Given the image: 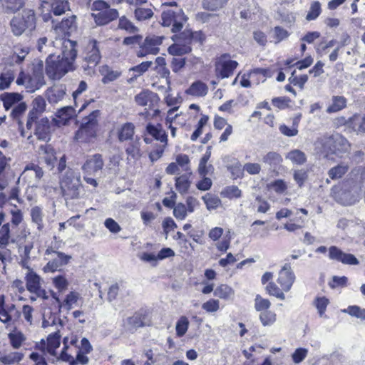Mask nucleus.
<instances>
[{"mask_svg":"<svg viewBox=\"0 0 365 365\" xmlns=\"http://www.w3.org/2000/svg\"><path fill=\"white\" fill-rule=\"evenodd\" d=\"M24 354L20 352H11L6 355L0 356V361L4 364H12L22 360Z\"/></svg>","mask_w":365,"mask_h":365,"instance_id":"nucleus-46","label":"nucleus"},{"mask_svg":"<svg viewBox=\"0 0 365 365\" xmlns=\"http://www.w3.org/2000/svg\"><path fill=\"white\" fill-rule=\"evenodd\" d=\"M118 28L132 34L138 31V28L125 16L120 18Z\"/></svg>","mask_w":365,"mask_h":365,"instance_id":"nucleus-52","label":"nucleus"},{"mask_svg":"<svg viewBox=\"0 0 365 365\" xmlns=\"http://www.w3.org/2000/svg\"><path fill=\"white\" fill-rule=\"evenodd\" d=\"M43 175V171L41 168L36 165L27 166L21 174L24 178H34L38 181Z\"/></svg>","mask_w":365,"mask_h":365,"instance_id":"nucleus-37","label":"nucleus"},{"mask_svg":"<svg viewBox=\"0 0 365 365\" xmlns=\"http://www.w3.org/2000/svg\"><path fill=\"white\" fill-rule=\"evenodd\" d=\"M189 321L186 317H181L176 323V334L178 336H182L187 331Z\"/></svg>","mask_w":365,"mask_h":365,"instance_id":"nucleus-53","label":"nucleus"},{"mask_svg":"<svg viewBox=\"0 0 365 365\" xmlns=\"http://www.w3.org/2000/svg\"><path fill=\"white\" fill-rule=\"evenodd\" d=\"M147 133L153 137L156 140L164 143V147L168 145V135L163 128L161 124L158 123L157 125H153L148 123L146 126Z\"/></svg>","mask_w":365,"mask_h":365,"instance_id":"nucleus-23","label":"nucleus"},{"mask_svg":"<svg viewBox=\"0 0 365 365\" xmlns=\"http://www.w3.org/2000/svg\"><path fill=\"white\" fill-rule=\"evenodd\" d=\"M100 111L93 110L88 116L83 119V122L78 130L76 133V138L82 141L89 140L91 138H94L98 130V118Z\"/></svg>","mask_w":365,"mask_h":365,"instance_id":"nucleus-4","label":"nucleus"},{"mask_svg":"<svg viewBox=\"0 0 365 365\" xmlns=\"http://www.w3.org/2000/svg\"><path fill=\"white\" fill-rule=\"evenodd\" d=\"M162 42L163 37L161 36H147L140 46L137 56L138 57H144L148 54H157L160 51L159 46L162 44Z\"/></svg>","mask_w":365,"mask_h":365,"instance_id":"nucleus-9","label":"nucleus"},{"mask_svg":"<svg viewBox=\"0 0 365 365\" xmlns=\"http://www.w3.org/2000/svg\"><path fill=\"white\" fill-rule=\"evenodd\" d=\"M346 106V99L344 96H335L332 97L331 104L327 108L328 113L338 112Z\"/></svg>","mask_w":365,"mask_h":365,"instance_id":"nucleus-35","label":"nucleus"},{"mask_svg":"<svg viewBox=\"0 0 365 365\" xmlns=\"http://www.w3.org/2000/svg\"><path fill=\"white\" fill-rule=\"evenodd\" d=\"M27 108V106L25 102H21L16 106H15L13 108H11V111L10 113V117L14 120L17 121L19 127V130L21 132V135L22 136H25V131L23 129V123L21 120V118L24 115Z\"/></svg>","mask_w":365,"mask_h":365,"instance_id":"nucleus-26","label":"nucleus"},{"mask_svg":"<svg viewBox=\"0 0 365 365\" xmlns=\"http://www.w3.org/2000/svg\"><path fill=\"white\" fill-rule=\"evenodd\" d=\"M46 96L50 104H58L64 99L66 88L62 85L51 87L47 89Z\"/></svg>","mask_w":365,"mask_h":365,"instance_id":"nucleus-21","label":"nucleus"},{"mask_svg":"<svg viewBox=\"0 0 365 365\" xmlns=\"http://www.w3.org/2000/svg\"><path fill=\"white\" fill-rule=\"evenodd\" d=\"M104 161L101 154L88 156L82 165L83 174L96 176L103 168Z\"/></svg>","mask_w":365,"mask_h":365,"instance_id":"nucleus-11","label":"nucleus"},{"mask_svg":"<svg viewBox=\"0 0 365 365\" xmlns=\"http://www.w3.org/2000/svg\"><path fill=\"white\" fill-rule=\"evenodd\" d=\"M10 26L12 33L21 36L26 30H33L36 27L35 13L31 9H24L21 14H18L11 20Z\"/></svg>","mask_w":365,"mask_h":365,"instance_id":"nucleus-3","label":"nucleus"},{"mask_svg":"<svg viewBox=\"0 0 365 365\" xmlns=\"http://www.w3.org/2000/svg\"><path fill=\"white\" fill-rule=\"evenodd\" d=\"M338 262H341L344 264H349V265H356L359 264V262L356 259V257L352 255L349 253H345L343 252L341 257H340Z\"/></svg>","mask_w":365,"mask_h":365,"instance_id":"nucleus-62","label":"nucleus"},{"mask_svg":"<svg viewBox=\"0 0 365 365\" xmlns=\"http://www.w3.org/2000/svg\"><path fill=\"white\" fill-rule=\"evenodd\" d=\"M266 289L270 295H273L282 300L285 299V295L283 292L284 291L282 289V287H278L274 282H269L266 287Z\"/></svg>","mask_w":365,"mask_h":365,"instance_id":"nucleus-56","label":"nucleus"},{"mask_svg":"<svg viewBox=\"0 0 365 365\" xmlns=\"http://www.w3.org/2000/svg\"><path fill=\"white\" fill-rule=\"evenodd\" d=\"M26 285L27 289L31 292L37 294L38 297L44 293V291L41 287V278L33 271H29L26 276Z\"/></svg>","mask_w":365,"mask_h":365,"instance_id":"nucleus-18","label":"nucleus"},{"mask_svg":"<svg viewBox=\"0 0 365 365\" xmlns=\"http://www.w3.org/2000/svg\"><path fill=\"white\" fill-rule=\"evenodd\" d=\"M42 66V63H41L38 67L34 69L31 75H28L26 81V91L28 92L33 93L45 84Z\"/></svg>","mask_w":365,"mask_h":365,"instance_id":"nucleus-13","label":"nucleus"},{"mask_svg":"<svg viewBox=\"0 0 365 365\" xmlns=\"http://www.w3.org/2000/svg\"><path fill=\"white\" fill-rule=\"evenodd\" d=\"M346 312L351 316L365 319V309H361L358 306H349Z\"/></svg>","mask_w":365,"mask_h":365,"instance_id":"nucleus-63","label":"nucleus"},{"mask_svg":"<svg viewBox=\"0 0 365 365\" xmlns=\"http://www.w3.org/2000/svg\"><path fill=\"white\" fill-rule=\"evenodd\" d=\"M46 103L45 99L41 96H36L31 103V109L29 110L26 120V128L30 130L33 123L46 110Z\"/></svg>","mask_w":365,"mask_h":365,"instance_id":"nucleus-10","label":"nucleus"},{"mask_svg":"<svg viewBox=\"0 0 365 365\" xmlns=\"http://www.w3.org/2000/svg\"><path fill=\"white\" fill-rule=\"evenodd\" d=\"M11 344L15 349H18L21 346L22 342L25 340L24 334L20 331H14L9 334Z\"/></svg>","mask_w":365,"mask_h":365,"instance_id":"nucleus-54","label":"nucleus"},{"mask_svg":"<svg viewBox=\"0 0 365 365\" xmlns=\"http://www.w3.org/2000/svg\"><path fill=\"white\" fill-rule=\"evenodd\" d=\"M208 91L207 86L202 81H197L191 84L186 91V93L196 97L205 96Z\"/></svg>","mask_w":365,"mask_h":365,"instance_id":"nucleus-29","label":"nucleus"},{"mask_svg":"<svg viewBox=\"0 0 365 365\" xmlns=\"http://www.w3.org/2000/svg\"><path fill=\"white\" fill-rule=\"evenodd\" d=\"M268 70L265 68H255L248 73V78L254 85H258L260 82H264L267 76Z\"/></svg>","mask_w":365,"mask_h":365,"instance_id":"nucleus-34","label":"nucleus"},{"mask_svg":"<svg viewBox=\"0 0 365 365\" xmlns=\"http://www.w3.org/2000/svg\"><path fill=\"white\" fill-rule=\"evenodd\" d=\"M61 41V53H50L46 59V73L50 79L60 80L66 73L75 70L77 57V43L70 39Z\"/></svg>","mask_w":365,"mask_h":365,"instance_id":"nucleus-1","label":"nucleus"},{"mask_svg":"<svg viewBox=\"0 0 365 365\" xmlns=\"http://www.w3.org/2000/svg\"><path fill=\"white\" fill-rule=\"evenodd\" d=\"M234 294V289L227 284H220L214 290V295L222 299H230Z\"/></svg>","mask_w":365,"mask_h":365,"instance_id":"nucleus-38","label":"nucleus"},{"mask_svg":"<svg viewBox=\"0 0 365 365\" xmlns=\"http://www.w3.org/2000/svg\"><path fill=\"white\" fill-rule=\"evenodd\" d=\"M329 140H334V135L318 138L314 143L316 152L319 154H324L326 155L329 153H333L334 142H329Z\"/></svg>","mask_w":365,"mask_h":365,"instance_id":"nucleus-22","label":"nucleus"},{"mask_svg":"<svg viewBox=\"0 0 365 365\" xmlns=\"http://www.w3.org/2000/svg\"><path fill=\"white\" fill-rule=\"evenodd\" d=\"M38 155L41 160L51 168H54L57 160L53 148L49 144L41 145L38 148Z\"/></svg>","mask_w":365,"mask_h":365,"instance_id":"nucleus-17","label":"nucleus"},{"mask_svg":"<svg viewBox=\"0 0 365 365\" xmlns=\"http://www.w3.org/2000/svg\"><path fill=\"white\" fill-rule=\"evenodd\" d=\"M329 142H334L333 147V153H342L348 150L349 144L346 139L339 134L334 135V140H329Z\"/></svg>","mask_w":365,"mask_h":365,"instance_id":"nucleus-31","label":"nucleus"},{"mask_svg":"<svg viewBox=\"0 0 365 365\" xmlns=\"http://www.w3.org/2000/svg\"><path fill=\"white\" fill-rule=\"evenodd\" d=\"M135 133V125L132 123H126L118 129V138L120 142L132 140Z\"/></svg>","mask_w":365,"mask_h":365,"instance_id":"nucleus-28","label":"nucleus"},{"mask_svg":"<svg viewBox=\"0 0 365 365\" xmlns=\"http://www.w3.org/2000/svg\"><path fill=\"white\" fill-rule=\"evenodd\" d=\"M262 162L271 167H276L282 162V157L277 152L270 151L263 155Z\"/></svg>","mask_w":365,"mask_h":365,"instance_id":"nucleus-39","label":"nucleus"},{"mask_svg":"<svg viewBox=\"0 0 365 365\" xmlns=\"http://www.w3.org/2000/svg\"><path fill=\"white\" fill-rule=\"evenodd\" d=\"M187 207L183 203H178L173 207V215L178 220H182L187 217Z\"/></svg>","mask_w":365,"mask_h":365,"instance_id":"nucleus-59","label":"nucleus"},{"mask_svg":"<svg viewBox=\"0 0 365 365\" xmlns=\"http://www.w3.org/2000/svg\"><path fill=\"white\" fill-rule=\"evenodd\" d=\"M145 316L140 312H135L132 316L123 319V327L131 333L135 331L138 328L146 325L145 322Z\"/></svg>","mask_w":365,"mask_h":365,"instance_id":"nucleus-14","label":"nucleus"},{"mask_svg":"<svg viewBox=\"0 0 365 365\" xmlns=\"http://www.w3.org/2000/svg\"><path fill=\"white\" fill-rule=\"evenodd\" d=\"M261 170V165L257 163H247L243 165V170L250 175H258Z\"/></svg>","mask_w":365,"mask_h":365,"instance_id":"nucleus-61","label":"nucleus"},{"mask_svg":"<svg viewBox=\"0 0 365 365\" xmlns=\"http://www.w3.org/2000/svg\"><path fill=\"white\" fill-rule=\"evenodd\" d=\"M100 73L103 76L102 83L104 84L114 81L121 75V72L112 70L107 65H104L101 67Z\"/></svg>","mask_w":365,"mask_h":365,"instance_id":"nucleus-30","label":"nucleus"},{"mask_svg":"<svg viewBox=\"0 0 365 365\" xmlns=\"http://www.w3.org/2000/svg\"><path fill=\"white\" fill-rule=\"evenodd\" d=\"M176 163L182 168V170L188 172L190 168V159L185 154H179L176 156Z\"/></svg>","mask_w":365,"mask_h":365,"instance_id":"nucleus-60","label":"nucleus"},{"mask_svg":"<svg viewBox=\"0 0 365 365\" xmlns=\"http://www.w3.org/2000/svg\"><path fill=\"white\" fill-rule=\"evenodd\" d=\"M361 187L356 182H346L340 192L336 195V200L344 205H351L359 201Z\"/></svg>","mask_w":365,"mask_h":365,"instance_id":"nucleus-5","label":"nucleus"},{"mask_svg":"<svg viewBox=\"0 0 365 365\" xmlns=\"http://www.w3.org/2000/svg\"><path fill=\"white\" fill-rule=\"evenodd\" d=\"M46 255H53L55 257L52 258L43 267L45 272H54L60 270L63 266L66 265L71 259V255H66L63 252L56 251L52 247H49L46 250Z\"/></svg>","mask_w":365,"mask_h":365,"instance_id":"nucleus-7","label":"nucleus"},{"mask_svg":"<svg viewBox=\"0 0 365 365\" xmlns=\"http://www.w3.org/2000/svg\"><path fill=\"white\" fill-rule=\"evenodd\" d=\"M321 12V4L318 1H313L307 14L306 19L307 21L314 20L319 16Z\"/></svg>","mask_w":365,"mask_h":365,"instance_id":"nucleus-51","label":"nucleus"},{"mask_svg":"<svg viewBox=\"0 0 365 365\" xmlns=\"http://www.w3.org/2000/svg\"><path fill=\"white\" fill-rule=\"evenodd\" d=\"M285 158L295 165H303L307 161L306 154L299 149H294L288 152Z\"/></svg>","mask_w":365,"mask_h":365,"instance_id":"nucleus-33","label":"nucleus"},{"mask_svg":"<svg viewBox=\"0 0 365 365\" xmlns=\"http://www.w3.org/2000/svg\"><path fill=\"white\" fill-rule=\"evenodd\" d=\"M65 38H60L56 39V41H50L48 42V38L46 37H41L38 40L37 43V48L38 51L41 53H53V47L56 46V44H61V41Z\"/></svg>","mask_w":365,"mask_h":365,"instance_id":"nucleus-27","label":"nucleus"},{"mask_svg":"<svg viewBox=\"0 0 365 365\" xmlns=\"http://www.w3.org/2000/svg\"><path fill=\"white\" fill-rule=\"evenodd\" d=\"M349 170V166L344 164H340L330 169L329 176L331 179H338L341 178Z\"/></svg>","mask_w":365,"mask_h":365,"instance_id":"nucleus-49","label":"nucleus"},{"mask_svg":"<svg viewBox=\"0 0 365 365\" xmlns=\"http://www.w3.org/2000/svg\"><path fill=\"white\" fill-rule=\"evenodd\" d=\"M98 44V43L96 40H91L88 43L84 51V61L99 63L101 56Z\"/></svg>","mask_w":365,"mask_h":365,"instance_id":"nucleus-20","label":"nucleus"},{"mask_svg":"<svg viewBox=\"0 0 365 365\" xmlns=\"http://www.w3.org/2000/svg\"><path fill=\"white\" fill-rule=\"evenodd\" d=\"M31 216L32 222L37 225V229L41 231L43 228V213L41 209L38 207H34L31 210Z\"/></svg>","mask_w":365,"mask_h":365,"instance_id":"nucleus-45","label":"nucleus"},{"mask_svg":"<svg viewBox=\"0 0 365 365\" xmlns=\"http://www.w3.org/2000/svg\"><path fill=\"white\" fill-rule=\"evenodd\" d=\"M135 17L138 21H145L153 17V11L150 8L138 7L135 10Z\"/></svg>","mask_w":365,"mask_h":365,"instance_id":"nucleus-50","label":"nucleus"},{"mask_svg":"<svg viewBox=\"0 0 365 365\" xmlns=\"http://www.w3.org/2000/svg\"><path fill=\"white\" fill-rule=\"evenodd\" d=\"M60 337L58 331L49 334L48 336L46 349L53 356L56 355V349L60 346Z\"/></svg>","mask_w":365,"mask_h":365,"instance_id":"nucleus-36","label":"nucleus"},{"mask_svg":"<svg viewBox=\"0 0 365 365\" xmlns=\"http://www.w3.org/2000/svg\"><path fill=\"white\" fill-rule=\"evenodd\" d=\"M96 6L105 9L96 14H93L95 21L98 25H105L117 19L118 12L116 9H109L108 4L103 1L96 3Z\"/></svg>","mask_w":365,"mask_h":365,"instance_id":"nucleus-8","label":"nucleus"},{"mask_svg":"<svg viewBox=\"0 0 365 365\" xmlns=\"http://www.w3.org/2000/svg\"><path fill=\"white\" fill-rule=\"evenodd\" d=\"M295 280V275L291 265L286 263L278 274L277 282L284 292H289Z\"/></svg>","mask_w":365,"mask_h":365,"instance_id":"nucleus-12","label":"nucleus"},{"mask_svg":"<svg viewBox=\"0 0 365 365\" xmlns=\"http://www.w3.org/2000/svg\"><path fill=\"white\" fill-rule=\"evenodd\" d=\"M79 299L80 294L78 292H71L66 295L62 304H60V307H63L67 310H70L73 308V305L77 303Z\"/></svg>","mask_w":365,"mask_h":365,"instance_id":"nucleus-47","label":"nucleus"},{"mask_svg":"<svg viewBox=\"0 0 365 365\" xmlns=\"http://www.w3.org/2000/svg\"><path fill=\"white\" fill-rule=\"evenodd\" d=\"M61 189L65 199L73 200L80 197L82 187L79 175H76L73 170L68 169L60 181Z\"/></svg>","mask_w":365,"mask_h":365,"instance_id":"nucleus-2","label":"nucleus"},{"mask_svg":"<svg viewBox=\"0 0 365 365\" xmlns=\"http://www.w3.org/2000/svg\"><path fill=\"white\" fill-rule=\"evenodd\" d=\"M202 199L208 210H215L221 205V200L216 195L207 193Z\"/></svg>","mask_w":365,"mask_h":365,"instance_id":"nucleus-44","label":"nucleus"},{"mask_svg":"<svg viewBox=\"0 0 365 365\" xmlns=\"http://www.w3.org/2000/svg\"><path fill=\"white\" fill-rule=\"evenodd\" d=\"M259 319L264 326H269L276 321V314L271 311H264L260 314Z\"/></svg>","mask_w":365,"mask_h":365,"instance_id":"nucleus-57","label":"nucleus"},{"mask_svg":"<svg viewBox=\"0 0 365 365\" xmlns=\"http://www.w3.org/2000/svg\"><path fill=\"white\" fill-rule=\"evenodd\" d=\"M238 63L230 59H220L216 63V75L222 78H228L237 68Z\"/></svg>","mask_w":365,"mask_h":365,"instance_id":"nucleus-15","label":"nucleus"},{"mask_svg":"<svg viewBox=\"0 0 365 365\" xmlns=\"http://www.w3.org/2000/svg\"><path fill=\"white\" fill-rule=\"evenodd\" d=\"M75 114V110L71 106H65L58 110L56 117L66 121Z\"/></svg>","mask_w":365,"mask_h":365,"instance_id":"nucleus-58","label":"nucleus"},{"mask_svg":"<svg viewBox=\"0 0 365 365\" xmlns=\"http://www.w3.org/2000/svg\"><path fill=\"white\" fill-rule=\"evenodd\" d=\"M23 96L19 93H4L0 96V100L3 102L6 110L13 108L22 101Z\"/></svg>","mask_w":365,"mask_h":365,"instance_id":"nucleus-24","label":"nucleus"},{"mask_svg":"<svg viewBox=\"0 0 365 365\" xmlns=\"http://www.w3.org/2000/svg\"><path fill=\"white\" fill-rule=\"evenodd\" d=\"M53 283L60 292L66 290L68 286L67 279L63 276H57L53 279Z\"/></svg>","mask_w":365,"mask_h":365,"instance_id":"nucleus-64","label":"nucleus"},{"mask_svg":"<svg viewBox=\"0 0 365 365\" xmlns=\"http://www.w3.org/2000/svg\"><path fill=\"white\" fill-rule=\"evenodd\" d=\"M278 19L282 22L292 24L295 21V15L285 9H281L277 12Z\"/></svg>","mask_w":365,"mask_h":365,"instance_id":"nucleus-55","label":"nucleus"},{"mask_svg":"<svg viewBox=\"0 0 365 365\" xmlns=\"http://www.w3.org/2000/svg\"><path fill=\"white\" fill-rule=\"evenodd\" d=\"M34 135L40 140L48 142L51 136V126L47 118H43L36 122Z\"/></svg>","mask_w":365,"mask_h":365,"instance_id":"nucleus-19","label":"nucleus"},{"mask_svg":"<svg viewBox=\"0 0 365 365\" xmlns=\"http://www.w3.org/2000/svg\"><path fill=\"white\" fill-rule=\"evenodd\" d=\"M211 156V147H207L206 152L202 157V158L200 160L199 167H198V172L200 175L205 176L207 174H208L210 171V168H212V165H207V163Z\"/></svg>","mask_w":365,"mask_h":365,"instance_id":"nucleus-40","label":"nucleus"},{"mask_svg":"<svg viewBox=\"0 0 365 365\" xmlns=\"http://www.w3.org/2000/svg\"><path fill=\"white\" fill-rule=\"evenodd\" d=\"M43 4H48L51 8V11L55 16H61L66 11L70 10V5L68 0H46Z\"/></svg>","mask_w":365,"mask_h":365,"instance_id":"nucleus-25","label":"nucleus"},{"mask_svg":"<svg viewBox=\"0 0 365 365\" xmlns=\"http://www.w3.org/2000/svg\"><path fill=\"white\" fill-rule=\"evenodd\" d=\"M126 153L132 158L138 160L142 154L140 150V142L139 139L131 140L125 149Z\"/></svg>","mask_w":365,"mask_h":365,"instance_id":"nucleus-41","label":"nucleus"},{"mask_svg":"<svg viewBox=\"0 0 365 365\" xmlns=\"http://www.w3.org/2000/svg\"><path fill=\"white\" fill-rule=\"evenodd\" d=\"M187 21L182 9H177L176 11L168 9L162 13V24L164 26H171L173 33L180 31L183 26V23Z\"/></svg>","mask_w":365,"mask_h":365,"instance_id":"nucleus-6","label":"nucleus"},{"mask_svg":"<svg viewBox=\"0 0 365 365\" xmlns=\"http://www.w3.org/2000/svg\"><path fill=\"white\" fill-rule=\"evenodd\" d=\"M190 175H191V173L182 175L175 178V188L182 195L187 193L190 187Z\"/></svg>","mask_w":365,"mask_h":365,"instance_id":"nucleus-32","label":"nucleus"},{"mask_svg":"<svg viewBox=\"0 0 365 365\" xmlns=\"http://www.w3.org/2000/svg\"><path fill=\"white\" fill-rule=\"evenodd\" d=\"M135 102L140 106H154L159 101L158 96L149 90H143L135 96Z\"/></svg>","mask_w":365,"mask_h":365,"instance_id":"nucleus-16","label":"nucleus"},{"mask_svg":"<svg viewBox=\"0 0 365 365\" xmlns=\"http://www.w3.org/2000/svg\"><path fill=\"white\" fill-rule=\"evenodd\" d=\"M10 224L9 222L4 224L0 227V248H5L10 242Z\"/></svg>","mask_w":365,"mask_h":365,"instance_id":"nucleus-43","label":"nucleus"},{"mask_svg":"<svg viewBox=\"0 0 365 365\" xmlns=\"http://www.w3.org/2000/svg\"><path fill=\"white\" fill-rule=\"evenodd\" d=\"M192 51L191 47L188 46H182L180 44H173L168 48V53L172 56H181L188 53Z\"/></svg>","mask_w":365,"mask_h":365,"instance_id":"nucleus-48","label":"nucleus"},{"mask_svg":"<svg viewBox=\"0 0 365 365\" xmlns=\"http://www.w3.org/2000/svg\"><path fill=\"white\" fill-rule=\"evenodd\" d=\"M15 78L14 72L12 70H6L0 75V91L9 88L11 83Z\"/></svg>","mask_w":365,"mask_h":365,"instance_id":"nucleus-42","label":"nucleus"}]
</instances>
